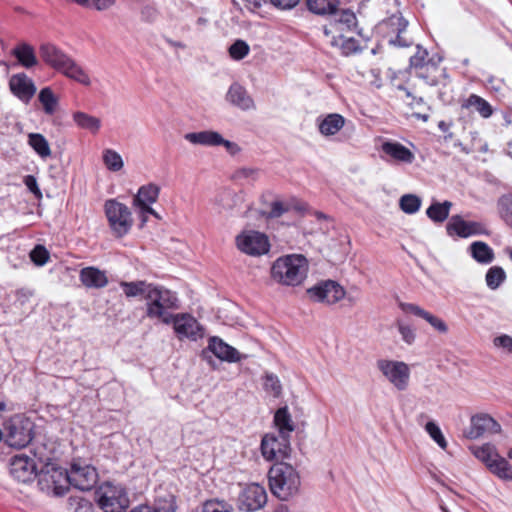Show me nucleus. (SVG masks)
Returning <instances> with one entry per match:
<instances>
[{
  "label": "nucleus",
  "mask_w": 512,
  "mask_h": 512,
  "mask_svg": "<svg viewBox=\"0 0 512 512\" xmlns=\"http://www.w3.org/2000/svg\"><path fill=\"white\" fill-rule=\"evenodd\" d=\"M269 487L273 495L282 501L296 496L301 487L298 470L286 462L275 463L268 472Z\"/></svg>",
  "instance_id": "nucleus-1"
},
{
  "label": "nucleus",
  "mask_w": 512,
  "mask_h": 512,
  "mask_svg": "<svg viewBox=\"0 0 512 512\" xmlns=\"http://www.w3.org/2000/svg\"><path fill=\"white\" fill-rule=\"evenodd\" d=\"M308 272V261L300 254L279 257L271 267V277L279 284L297 286L301 284Z\"/></svg>",
  "instance_id": "nucleus-2"
},
{
  "label": "nucleus",
  "mask_w": 512,
  "mask_h": 512,
  "mask_svg": "<svg viewBox=\"0 0 512 512\" xmlns=\"http://www.w3.org/2000/svg\"><path fill=\"white\" fill-rule=\"evenodd\" d=\"M146 315L151 319H158L164 324H170L175 314L171 309L178 308V299L175 293L167 289L154 287L148 292L146 299Z\"/></svg>",
  "instance_id": "nucleus-3"
},
{
  "label": "nucleus",
  "mask_w": 512,
  "mask_h": 512,
  "mask_svg": "<svg viewBox=\"0 0 512 512\" xmlns=\"http://www.w3.org/2000/svg\"><path fill=\"white\" fill-rule=\"evenodd\" d=\"M469 449L493 475L504 481H512V465L499 454L494 444L484 443L470 446Z\"/></svg>",
  "instance_id": "nucleus-4"
},
{
  "label": "nucleus",
  "mask_w": 512,
  "mask_h": 512,
  "mask_svg": "<svg viewBox=\"0 0 512 512\" xmlns=\"http://www.w3.org/2000/svg\"><path fill=\"white\" fill-rule=\"evenodd\" d=\"M409 22L401 13H395L382 20L378 29L390 45L406 48L413 45V39L406 36Z\"/></svg>",
  "instance_id": "nucleus-5"
},
{
  "label": "nucleus",
  "mask_w": 512,
  "mask_h": 512,
  "mask_svg": "<svg viewBox=\"0 0 512 512\" xmlns=\"http://www.w3.org/2000/svg\"><path fill=\"white\" fill-rule=\"evenodd\" d=\"M38 486L47 495H65L68 491L66 470L54 464L45 463L38 473Z\"/></svg>",
  "instance_id": "nucleus-6"
},
{
  "label": "nucleus",
  "mask_w": 512,
  "mask_h": 512,
  "mask_svg": "<svg viewBox=\"0 0 512 512\" xmlns=\"http://www.w3.org/2000/svg\"><path fill=\"white\" fill-rule=\"evenodd\" d=\"M95 501L104 512H124L128 507L125 488L109 482L96 489Z\"/></svg>",
  "instance_id": "nucleus-7"
},
{
  "label": "nucleus",
  "mask_w": 512,
  "mask_h": 512,
  "mask_svg": "<svg viewBox=\"0 0 512 512\" xmlns=\"http://www.w3.org/2000/svg\"><path fill=\"white\" fill-rule=\"evenodd\" d=\"M32 422L22 415L12 416L4 425V440L10 447L21 449L32 440Z\"/></svg>",
  "instance_id": "nucleus-8"
},
{
  "label": "nucleus",
  "mask_w": 512,
  "mask_h": 512,
  "mask_svg": "<svg viewBox=\"0 0 512 512\" xmlns=\"http://www.w3.org/2000/svg\"><path fill=\"white\" fill-rule=\"evenodd\" d=\"M384 378L397 390L404 391L409 386L410 367L398 360L379 359L376 363Z\"/></svg>",
  "instance_id": "nucleus-9"
},
{
  "label": "nucleus",
  "mask_w": 512,
  "mask_h": 512,
  "mask_svg": "<svg viewBox=\"0 0 512 512\" xmlns=\"http://www.w3.org/2000/svg\"><path fill=\"white\" fill-rule=\"evenodd\" d=\"M160 187L154 183L143 185L139 188L133 199V207L137 211L140 218V228H142L148 220L149 216L160 219L159 214L151 207L159 197Z\"/></svg>",
  "instance_id": "nucleus-10"
},
{
  "label": "nucleus",
  "mask_w": 512,
  "mask_h": 512,
  "mask_svg": "<svg viewBox=\"0 0 512 512\" xmlns=\"http://www.w3.org/2000/svg\"><path fill=\"white\" fill-rule=\"evenodd\" d=\"M170 322L178 340L197 342L204 338L206 329L198 320L189 313L175 314Z\"/></svg>",
  "instance_id": "nucleus-11"
},
{
  "label": "nucleus",
  "mask_w": 512,
  "mask_h": 512,
  "mask_svg": "<svg viewBox=\"0 0 512 512\" xmlns=\"http://www.w3.org/2000/svg\"><path fill=\"white\" fill-rule=\"evenodd\" d=\"M291 452V438L274 433H268L263 436L261 453L267 461L287 459L290 457Z\"/></svg>",
  "instance_id": "nucleus-12"
},
{
  "label": "nucleus",
  "mask_w": 512,
  "mask_h": 512,
  "mask_svg": "<svg viewBox=\"0 0 512 512\" xmlns=\"http://www.w3.org/2000/svg\"><path fill=\"white\" fill-rule=\"evenodd\" d=\"M67 483L75 488L86 491L94 487L98 480L96 469L86 463L75 461L71 464L69 471H66Z\"/></svg>",
  "instance_id": "nucleus-13"
},
{
  "label": "nucleus",
  "mask_w": 512,
  "mask_h": 512,
  "mask_svg": "<svg viewBox=\"0 0 512 512\" xmlns=\"http://www.w3.org/2000/svg\"><path fill=\"white\" fill-rule=\"evenodd\" d=\"M237 248L245 254L260 256L270 249L268 237L258 231H245L236 237Z\"/></svg>",
  "instance_id": "nucleus-14"
},
{
  "label": "nucleus",
  "mask_w": 512,
  "mask_h": 512,
  "mask_svg": "<svg viewBox=\"0 0 512 512\" xmlns=\"http://www.w3.org/2000/svg\"><path fill=\"white\" fill-rule=\"evenodd\" d=\"M446 232L450 237L469 238L477 235H488L486 225L479 221H466L460 215H453L447 225Z\"/></svg>",
  "instance_id": "nucleus-15"
},
{
  "label": "nucleus",
  "mask_w": 512,
  "mask_h": 512,
  "mask_svg": "<svg viewBox=\"0 0 512 512\" xmlns=\"http://www.w3.org/2000/svg\"><path fill=\"white\" fill-rule=\"evenodd\" d=\"M105 214L113 233L122 237L128 232V208L116 199H109L104 205Z\"/></svg>",
  "instance_id": "nucleus-16"
},
{
  "label": "nucleus",
  "mask_w": 512,
  "mask_h": 512,
  "mask_svg": "<svg viewBox=\"0 0 512 512\" xmlns=\"http://www.w3.org/2000/svg\"><path fill=\"white\" fill-rule=\"evenodd\" d=\"M307 294L313 301L333 305L342 300L346 292L337 282L327 280L307 289Z\"/></svg>",
  "instance_id": "nucleus-17"
},
{
  "label": "nucleus",
  "mask_w": 512,
  "mask_h": 512,
  "mask_svg": "<svg viewBox=\"0 0 512 512\" xmlns=\"http://www.w3.org/2000/svg\"><path fill=\"white\" fill-rule=\"evenodd\" d=\"M267 502V493L263 486L252 483L246 486L238 497V508L244 512L261 509Z\"/></svg>",
  "instance_id": "nucleus-18"
},
{
  "label": "nucleus",
  "mask_w": 512,
  "mask_h": 512,
  "mask_svg": "<svg viewBox=\"0 0 512 512\" xmlns=\"http://www.w3.org/2000/svg\"><path fill=\"white\" fill-rule=\"evenodd\" d=\"M184 139L193 145L208 147L224 146L227 150L232 152L238 149L237 144L224 139L220 133L213 130L186 133Z\"/></svg>",
  "instance_id": "nucleus-19"
},
{
  "label": "nucleus",
  "mask_w": 512,
  "mask_h": 512,
  "mask_svg": "<svg viewBox=\"0 0 512 512\" xmlns=\"http://www.w3.org/2000/svg\"><path fill=\"white\" fill-rule=\"evenodd\" d=\"M36 470L35 461L26 455H15L11 459L10 474L19 482L27 483L38 477Z\"/></svg>",
  "instance_id": "nucleus-20"
},
{
  "label": "nucleus",
  "mask_w": 512,
  "mask_h": 512,
  "mask_svg": "<svg viewBox=\"0 0 512 512\" xmlns=\"http://www.w3.org/2000/svg\"><path fill=\"white\" fill-rule=\"evenodd\" d=\"M209 352L215 355V357L218 359L229 363H234L241 360V355L237 349L228 345L217 336H212L209 338L208 346L202 351L201 357L206 359Z\"/></svg>",
  "instance_id": "nucleus-21"
},
{
  "label": "nucleus",
  "mask_w": 512,
  "mask_h": 512,
  "mask_svg": "<svg viewBox=\"0 0 512 512\" xmlns=\"http://www.w3.org/2000/svg\"><path fill=\"white\" fill-rule=\"evenodd\" d=\"M501 431L500 424L488 414H478L471 418V425L467 432V437L477 439L482 435L496 434Z\"/></svg>",
  "instance_id": "nucleus-22"
},
{
  "label": "nucleus",
  "mask_w": 512,
  "mask_h": 512,
  "mask_svg": "<svg viewBox=\"0 0 512 512\" xmlns=\"http://www.w3.org/2000/svg\"><path fill=\"white\" fill-rule=\"evenodd\" d=\"M9 87L11 92L24 102H28L36 92L33 81L25 73L11 76Z\"/></svg>",
  "instance_id": "nucleus-23"
},
{
  "label": "nucleus",
  "mask_w": 512,
  "mask_h": 512,
  "mask_svg": "<svg viewBox=\"0 0 512 512\" xmlns=\"http://www.w3.org/2000/svg\"><path fill=\"white\" fill-rule=\"evenodd\" d=\"M42 60L57 72L71 56L52 43H42L39 47Z\"/></svg>",
  "instance_id": "nucleus-24"
},
{
  "label": "nucleus",
  "mask_w": 512,
  "mask_h": 512,
  "mask_svg": "<svg viewBox=\"0 0 512 512\" xmlns=\"http://www.w3.org/2000/svg\"><path fill=\"white\" fill-rule=\"evenodd\" d=\"M226 100L243 111L255 109V102L244 86L235 82L229 87Z\"/></svg>",
  "instance_id": "nucleus-25"
},
{
  "label": "nucleus",
  "mask_w": 512,
  "mask_h": 512,
  "mask_svg": "<svg viewBox=\"0 0 512 512\" xmlns=\"http://www.w3.org/2000/svg\"><path fill=\"white\" fill-rule=\"evenodd\" d=\"M381 150L391 160L398 163L411 164L415 160L413 152L396 141L383 142Z\"/></svg>",
  "instance_id": "nucleus-26"
},
{
  "label": "nucleus",
  "mask_w": 512,
  "mask_h": 512,
  "mask_svg": "<svg viewBox=\"0 0 512 512\" xmlns=\"http://www.w3.org/2000/svg\"><path fill=\"white\" fill-rule=\"evenodd\" d=\"M79 279L89 289H101L108 284L106 273L93 266L82 268L79 273Z\"/></svg>",
  "instance_id": "nucleus-27"
},
{
  "label": "nucleus",
  "mask_w": 512,
  "mask_h": 512,
  "mask_svg": "<svg viewBox=\"0 0 512 512\" xmlns=\"http://www.w3.org/2000/svg\"><path fill=\"white\" fill-rule=\"evenodd\" d=\"M11 53L26 69L32 68L38 63L34 47L27 42L16 45Z\"/></svg>",
  "instance_id": "nucleus-28"
},
{
  "label": "nucleus",
  "mask_w": 512,
  "mask_h": 512,
  "mask_svg": "<svg viewBox=\"0 0 512 512\" xmlns=\"http://www.w3.org/2000/svg\"><path fill=\"white\" fill-rule=\"evenodd\" d=\"M274 425L280 436L291 438V434L295 430V424L287 406L280 407L274 414Z\"/></svg>",
  "instance_id": "nucleus-29"
},
{
  "label": "nucleus",
  "mask_w": 512,
  "mask_h": 512,
  "mask_svg": "<svg viewBox=\"0 0 512 512\" xmlns=\"http://www.w3.org/2000/svg\"><path fill=\"white\" fill-rule=\"evenodd\" d=\"M58 72L82 85L89 86L91 84L88 73L72 57Z\"/></svg>",
  "instance_id": "nucleus-30"
},
{
  "label": "nucleus",
  "mask_w": 512,
  "mask_h": 512,
  "mask_svg": "<svg viewBox=\"0 0 512 512\" xmlns=\"http://www.w3.org/2000/svg\"><path fill=\"white\" fill-rule=\"evenodd\" d=\"M345 119L337 113L328 114L319 121L318 127L322 135L332 136L338 133L344 126Z\"/></svg>",
  "instance_id": "nucleus-31"
},
{
  "label": "nucleus",
  "mask_w": 512,
  "mask_h": 512,
  "mask_svg": "<svg viewBox=\"0 0 512 512\" xmlns=\"http://www.w3.org/2000/svg\"><path fill=\"white\" fill-rule=\"evenodd\" d=\"M471 257L480 264H490L495 258L493 249L483 241H475L470 244Z\"/></svg>",
  "instance_id": "nucleus-32"
},
{
  "label": "nucleus",
  "mask_w": 512,
  "mask_h": 512,
  "mask_svg": "<svg viewBox=\"0 0 512 512\" xmlns=\"http://www.w3.org/2000/svg\"><path fill=\"white\" fill-rule=\"evenodd\" d=\"M338 5V0H307L308 9L317 15L336 14Z\"/></svg>",
  "instance_id": "nucleus-33"
},
{
  "label": "nucleus",
  "mask_w": 512,
  "mask_h": 512,
  "mask_svg": "<svg viewBox=\"0 0 512 512\" xmlns=\"http://www.w3.org/2000/svg\"><path fill=\"white\" fill-rule=\"evenodd\" d=\"M452 203L450 201L433 202L426 210V214L430 220L435 223L444 222L450 213Z\"/></svg>",
  "instance_id": "nucleus-34"
},
{
  "label": "nucleus",
  "mask_w": 512,
  "mask_h": 512,
  "mask_svg": "<svg viewBox=\"0 0 512 512\" xmlns=\"http://www.w3.org/2000/svg\"><path fill=\"white\" fill-rule=\"evenodd\" d=\"M463 108H474L483 118H489L493 114V108L484 98L471 94L462 104Z\"/></svg>",
  "instance_id": "nucleus-35"
},
{
  "label": "nucleus",
  "mask_w": 512,
  "mask_h": 512,
  "mask_svg": "<svg viewBox=\"0 0 512 512\" xmlns=\"http://www.w3.org/2000/svg\"><path fill=\"white\" fill-rule=\"evenodd\" d=\"M73 120L78 127L88 130L94 134L97 133L101 127V121L99 118L84 112H75L73 114Z\"/></svg>",
  "instance_id": "nucleus-36"
},
{
  "label": "nucleus",
  "mask_w": 512,
  "mask_h": 512,
  "mask_svg": "<svg viewBox=\"0 0 512 512\" xmlns=\"http://www.w3.org/2000/svg\"><path fill=\"white\" fill-rule=\"evenodd\" d=\"M28 144L43 159L51 155L50 145L42 134L30 133L28 135Z\"/></svg>",
  "instance_id": "nucleus-37"
},
{
  "label": "nucleus",
  "mask_w": 512,
  "mask_h": 512,
  "mask_svg": "<svg viewBox=\"0 0 512 512\" xmlns=\"http://www.w3.org/2000/svg\"><path fill=\"white\" fill-rule=\"evenodd\" d=\"M332 46L340 48L344 56H349L360 51L359 42L355 38H345L343 36L333 37L331 40Z\"/></svg>",
  "instance_id": "nucleus-38"
},
{
  "label": "nucleus",
  "mask_w": 512,
  "mask_h": 512,
  "mask_svg": "<svg viewBox=\"0 0 512 512\" xmlns=\"http://www.w3.org/2000/svg\"><path fill=\"white\" fill-rule=\"evenodd\" d=\"M497 206L501 219L512 229V194L501 196Z\"/></svg>",
  "instance_id": "nucleus-39"
},
{
  "label": "nucleus",
  "mask_w": 512,
  "mask_h": 512,
  "mask_svg": "<svg viewBox=\"0 0 512 512\" xmlns=\"http://www.w3.org/2000/svg\"><path fill=\"white\" fill-rule=\"evenodd\" d=\"M38 98L46 114L52 115L56 111L58 100L49 87L43 88L40 91Z\"/></svg>",
  "instance_id": "nucleus-40"
},
{
  "label": "nucleus",
  "mask_w": 512,
  "mask_h": 512,
  "mask_svg": "<svg viewBox=\"0 0 512 512\" xmlns=\"http://www.w3.org/2000/svg\"><path fill=\"white\" fill-rule=\"evenodd\" d=\"M505 278V271L499 266L489 268L485 276L486 284L492 290L497 289L504 282Z\"/></svg>",
  "instance_id": "nucleus-41"
},
{
  "label": "nucleus",
  "mask_w": 512,
  "mask_h": 512,
  "mask_svg": "<svg viewBox=\"0 0 512 512\" xmlns=\"http://www.w3.org/2000/svg\"><path fill=\"white\" fill-rule=\"evenodd\" d=\"M399 205L406 214H414L421 207V199L414 194H405L400 198Z\"/></svg>",
  "instance_id": "nucleus-42"
},
{
  "label": "nucleus",
  "mask_w": 512,
  "mask_h": 512,
  "mask_svg": "<svg viewBox=\"0 0 512 512\" xmlns=\"http://www.w3.org/2000/svg\"><path fill=\"white\" fill-rule=\"evenodd\" d=\"M175 496L167 493L163 497H159L155 501V506L152 508L154 512H175L176 511Z\"/></svg>",
  "instance_id": "nucleus-43"
},
{
  "label": "nucleus",
  "mask_w": 512,
  "mask_h": 512,
  "mask_svg": "<svg viewBox=\"0 0 512 512\" xmlns=\"http://www.w3.org/2000/svg\"><path fill=\"white\" fill-rule=\"evenodd\" d=\"M228 51L233 60L240 61L249 54L250 47L244 40L238 39L229 47Z\"/></svg>",
  "instance_id": "nucleus-44"
},
{
  "label": "nucleus",
  "mask_w": 512,
  "mask_h": 512,
  "mask_svg": "<svg viewBox=\"0 0 512 512\" xmlns=\"http://www.w3.org/2000/svg\"><path fill=\"white\" fill-rule=\"evenodd\" d=\"M264 389L274 397H279L282 392V385L279 378L273 373H266L264 377Z\"/></svg>",
  "instance_id": "nucleus-45"
},
{
  "label": "nucleus",
  "mask_w": 512,
  "mask_h": 512,
  "mask_svg": "<svg viewBox=\"0 0 512 512\" xmlns=\"http://www.w3.org/2000/svg\"><path fill=\"white\" fill-rule=\"evenodd\" d=\"M103 161L106 167L112 171H118L123 167V160L121 156L110 149L104 151Z\"/></svg>",
  "instance_id": "nucleus-46"
},
{
  "label": "nucleus",
  "mask_w": 512,
  "mask_h": 512,
  "mask_svg": "<svg viewBox=\"0 0 512 512\" xmlns=\"http://www.w3.org/2000/svg\"><path fill=\"white\" fill-rule=\"evenodd\" d=\"M425 430L429 436L439 445L440 448L446 449L447 441L440 429V427L433 421H429L425 425Z\"/></svg>",
  "instance_id": "nucleus-47"
},
{
  "label": "nucleus",
  "mask_w": 512,
  "mask_h": 512,
  "mask_svg": "<svg viewBox=\"0 0 512 512\" xmlns=\"http://www.w3.org/2000/svg\"><path fill=\"white\" fill-rule=\"evenodd\" d=\"M396 327L399 334L401 335L403 342H405L407 345H412L415 342L416 333L415 329L411 325L401 320H397Z\"/></svg>",
  "instance_id": "nucleus-48"
},
{
  "label": "nucleus",
  "mask_w": 512,
  "mask_h": 512,
  "mask_svg": "<svg viewBox=\"0 0 512 512\" xmlns=\"http://www.w3.org/2000/svg\"><path fill=\"white\" fill-rule=\"evenodd\" d=\"M30 258L33 261V263L36 264L37 266H43L48 262L50 255L48 250L44 246L37 245L31 251Z\"/></svg>",
  "instance_id": "nucleus-49"
},
{
  "label": "nucleus",
  "mask_w": 512,
  "mask_h": 512,
  "mask_svg": "<svg viewBox=\"0 0 512 512\" xmlns=\"http://www.w3.org/2000/svg\"><path fill=\"white\" fill-rule=\"evenodd\" d=\"M216 201L223 209H232L236 205V194L231 190H223Z\"/></svg>",
  "instance_id": "nucleus-50"
},
{
  "label": "nucleus",
  "mask_w": 512,
  "mask_h": 512,
  "mask_svg": "<svg viewBox=\"0 0 512 512\" xmlns=\"http://www.w3.org/2000/svg\"><path fill=\"white\" fill-rule=\"evenodd\" d=\"M152 288L151 284L144 281L130 282V297L142 296L146 300L147 294Z\"/></svg>",
  "instance_id": "nucleus-51"
},
{
  "label": "nucleus",
  "mask_w": 512,
  "mask_h": 512,
  "mask_svg": "<svg viewBox=\"0 0 512 512\" xmlns=\"http://www.w3.org/2000/svg\"><path fill=\"white\" fill-rule=\"evenodd\" d=\"M202 512H232V508L223 501L209 500L204 503Z\"/></svg>",
  "instance_id": "nucleus-52"
},
{
  "label": "nucleus",
  "mask_w": 512,
  "mask_h": 512,
  "mask_svg": "<svg viewBox=\"0 0 512 512\" xmlns=\"http://www.w3.org/2000/svg\"><path fill=\"white\" fill-rule=\"evenodd\" d=\"M428 52L421 45L416 46V52L410 57V67L422 68L426 63Z\"/></svg>",
  "instance_id": "nucleus-53"
},
{
  "label": "nucleus",
  "mask_w": 512,
  "mask_h": 512,
  "mask_svg": "<svg viewBox=\"0 0 512 512\" xmlns=\"http://www.w3.org/2000/svg\"><path fill=\"white\" fill-rule=\"evenodd\" d=\"M259 170L256 168L244 167L235 172V178L238 180H246L248 183H252L258 179Z\"/></svg>",
  "instance_id": "nucleus-54"
},
{
  "label": "nucleus",
  "mask_w": 512,
  "mask_h": 512,
  "mask_svg": "<svg viewBox=\"0 0 512 512\" xmlns=\"http://www.w3.org/2000/svg\"><path fill=\"white\" fill-rule=\"evenodd\" d=\"M289 210V206L282 201H273L270 210L266 212L268 218H278Z\"/></svg>",
  "instance_id": "nucleus-55"
},
{
  "label": "nucleus",
  "mask_w": 512,
  "mask_h": 512,
  "mask_svg": "<svg viewBox=\"0 0 512 512\" xmlns=\"http://www.w3.org/2000/svg\"><path fill=\"white\" fill-rule=\"evenodd\" d=\"M424 320H426L435 330L439 333H446L448 331V326L446 323L439 317L427 312Z\"/></svg>",
  "instance_id": "nucleus-56"
},
{
  "label": "nucleus",
  "mask_w": 512,
  "mask_h": 512,
  "mask_svg": "<svg viewBox=\"0 0 512 512\" xmlns=\"http://www.w3.org/2000/svg\"><path fill=\"white\" fill-rule=\"evenodd\" d=\"M399 308L404 312L408 314H413L417 317L423 318L425 317L426 313L428 311L424 310L420 306L413 304V303H406V302H400Z\"/></svg>",
  "instance_id": "nucleus-57"
},
{
  "label": "nucleus",
  "mask_w": 512,
  "mask_h": 512,
  "mask_svg": "<svg viewBox=\"0 0 512 512\" xmlns=\"http://www.w3.org/2000/svg\"><path fill=\"white\" fill-rule=\"evenodd\" d=\"M493 344L497 348H501L507 353H512V337L507 334H502L493 339Z\"/></svg>",
  "instance_id": "nucleus-58"
},
{
  "label": "nucleus",
  "mask_w": 512,
  "mask_h": 512,
  "mask_svg": "<svg viewBox=\"0 0 512 512\" xmlns=\"http://www.w3.org/2000/svg\"><path fill=\"white\" fill-rule=\"evenodd\" d=\"M340 24L345 25L348 29H351L356 25V16L350 10H342L337 20Z\"/></svg>",
  "instance_id": "nucleus-59"
},
{
  "label": "nucleus",
  "mask_w": 512,
  "mask_h": 512,
  "mask_svg": "<svg viewBox=\"0 0 512 512\" xmlns=\"http://www.w3.org/2000/svg\"><path fill=\"white\" fill-rule=\"evenodd\" d=\"M23 182L28 190L32 192L37 199L42 198V192L38 187L37 179L33 175H26Z\"/></svg>",
  "instance_id": "nucleus-60"
},
{
  "label": "nucleus",
  "mask_w": 512,
  "mask_h": 512,
  "mask_svg": "<svg viewBox=\"0 0 512 512\" xmlns=\"http://www.w3.org/2000/svg\"><path fill=\"white\" fill-rule=\"evenodd\" d=\"M115 0H87L83 6L94 8L96 10H105L111 7Z\"/></svg>",
  "instance_id": "nucleus-61"
},
{
  "label": "nucleus",
  "mask_w": 512,
  "mask_h": 512,
  "mask_svg": "<svg viewBox=\"0 0 512 512\" xmlns=\"http://www.w3.org/2000/svg\"><path fill=\"white\" fill-rule=\"evenodd\" d=\"M271 3L280 9L286 10V9H292L295 7L300 0H270Z\"/></svg>",
  "instance_id": "nucleus-62"
},
{
  "label": "nucleus",
  "mask_w": 512,
  "mask_h": 512,
  "mask_svg": "<svg viewBox=\"0 0 512 512\" xmlns=\"http://www.w3.org/2000/svg\"><path fill=\"white\" fill-rule=\"evenodd\" d=\"M394 86L397 90L403 91L407 98H411L412 101H415L417 104H421L423 102L422 98H417V97L413 96L412 93L406 87H404L402 84H394Z\"/></svg>",
  "instance_id": "nucleus-63"
},
{
  "label": "nucleus",
  "mask_w": 512,
  "mask_h": 512,
  "mask_svg": "<svg viewBox=\"0 0 512 512\" xmlns=\"http://www.w3.org/2000/svg\"><path fill=\"white\" fill-rule=\"evenodd\" d=\"M130 512H154V511L152 510V507L147 506V505H142V506L134 508Z\"/></svg>",
  "instance_id": "nucleus-64"
}]
</instances>
